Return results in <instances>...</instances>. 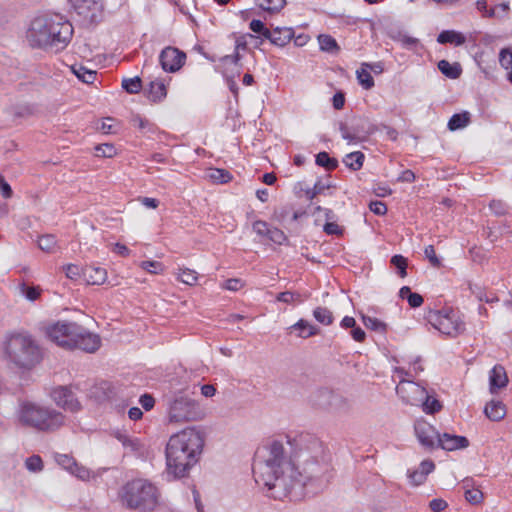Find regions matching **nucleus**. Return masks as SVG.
Instances as JSON below:
<instances>
[{
	"label": "nucleus",
	"mask_w": 512,
	"mask_h": 512,
	"mask_svg": "<svg viewBox=\"0 0 512 512\" xmlns=\"http://www.w3.org/2000/svg\"><path fill=\"white\" fill-rule=\"evenodd\" d=\"M294 443L289 437L273 440L256 452L253 473L256 483L267 489L269 497L281 500L294 490L303 493L313 475H304L297 470Z\"/></svg>",
	"instance_id": "obj_1"
},
{
	"label": "nucleus",
	"mask_w": 512,
	"mask_h": 512,
	"mask_svg": "<svg viewBox=\"0 0 512 512\" xmlns=\"http://www.w3.org/2000/svg\"><path fill=\"white\" fill-rule=\"evenodd\" d=\"M204 446V437L195 427H187L173 434L166 445L167 472L174 478L185 477L198 462Z\"/></svg>",
	"instance_id": "obj_2"
},
{
	"label": "nucleus",
	"mask_w": 512,
	"mask_h": 512,
	"mask_svg": "<svg viewBox=\"0 0 512 512\" xmlns=\"http://www.w3.org/2000/svg\"><path fill=\"white\" fill-rule=\"evenodd\" d=\"M73 26L61 17H36L31 21L26 38L33 48L64 49L71 41Z\"/></svg>",
	"instance_id": "obj_3"
},
{
	"label": "nucleus",
	"mask_w": 512,
	"mask_h": 512,
	"mask_svg": "<svg viewBox=\"0 0 512 512\" xmlns=\"http://www.w3.org/2000/svg\"><path fill=\"white\" fill-rule=\"evenodd\" d=\"M122 504L132 510L141 512L152 511L159 503L157 487L142 478L128 481L119 492Z\"/></svg>",
	"instance_id": "obj_4"
},
{
	"label": "nucleus",
	"mask_w": 512,
	"mask_h": 512,
	"mask_svg": "<svg viewBox=\"0 0 512 512\" xmlns=\"http://www.w3.org/2000/svg\"><path fill=\"white\" fill-rule=\"evenodd\" d=\"M18 418L22 425L42 432L56 431L65 423V416L60 411L32 402L20 406Z\"/></svg>",
	"instance_id": "obj_5"
},
{
	"label": "nucleus",
	"mask_w": 512,
	"mask_h": 512,
	"mask_svg": "<svg viewBox=\"0 0 512 512\" xmlns=\"http://www.w3.org/2000/svg\"><path fill=\"white\" fill-rule=\"evenodd\" d=\"M5 353L9 360L21 368H31L40 359V350L30 335L9 334L5 342Z\"/></svg>",
	"instance_id": "obj_6"
},
{
	"label": "nucleus",
	"mask_w": 512,
	"mask_h": 512,
	"mask_svg": "<svg viewBox=\"0 0 512 512\" xmlns=\"http://www.w3.org/2000/svg\"><path fill=\"white\" fill-rule=\"evenodd\" d=\"M167 417L170 423L200 421L206 413L199 402L182 391L167 395L165 398Z\"/></svg>",
	"instance_id": "obj_7"
},
{
	"label": "nucleus",
	"mask_w": 512,
	"mask_h": 512,
	"mask_svg": "<svg viewBox=\"0 0 512 512\" xmlns=\"http://www.w3.org/2000/svg\"><path fill=\"white\" fill-rule=\"evenodd\" d=\"M396 393L405 404L418 405L422 402L427 414L439 412L442 405L439 400L428 395L426 389L411 380H401L396 386Z\"/></svg>",
	"instance_id": "obj_8"
},
{
	"label": "nucleus",
	"mask_w": 512,
	"mask_h": 512,
	"mask_svg": "<svg viewBox=\"0 0 512 512\" xmlns=\"http://www.w3.org/2000/svg\"><path fill=\"white\" fill-rule=\"evenodd\" d=\"M310 401L315 407L332 413L342 414L350 410L348 399L328 388L315 391Z\"/></svg>",
	"instance_id": "obj_9"
},
{
	"label": "nucleus",
	"mask_w": 512,
	"mask_h": 512,
	"mask_svg": "<svg viewBox=\"0 0 512 512\" xmlns=\"http://www.w3.org/2000/svg\"><path fill=\"white\" fill-rule=\"evenodd\" d=\"M428 321L439 332L451 337L459 335L465 329L464 323L452 310L430 312Z\"/></svg>",
	"instance_id": "obj_10"
},
{
	"label": "nucleus",
	"mask_w": 512,
	"mask_h": 512,
	"mask_svg": "<svg viewBox=\"0 0 512 512\" xmlns=\"http://www.w3.org/2000/svg\"><path fill=\"white\" fill-rule=\"evenodd\" d=\"M72 8L84 25L96 24L102 20L104 0H70Z\"/></svg>",
	"instance_id": "obj_11"
},
{
	"label": "nucleus",
	"mask_w": 512,
	"mask_h": 512,
	"mask_svg": "<svg viewBox=\"0 0 512 512\" xmlns=\"http://www.w3.org/2000/svg\"><path fill=\"white\" fill-rule=\"evenodd\" d=\"M78 324L74 322H57L46 330L47 337L60 347L71 349Z\"/></svg>",
	"instance_id": "obj_12"
},
{
	"label": "nucleus",
	"mask_w": 512,
	"mask_h": 512,
	"mask_svg": "<svg viewBox=\"0 0 512 512\" xmlns=\"http://www.w3.org/2000/svg\"><path fill=\"white\" fill-rule=\"evenodd\" d=\"M50 397L64 411L77 413L82 410V404L72 390V386H57L51 390Z\"/></svg>",
	"instance_id": "obj_13"
},
{
	"label": "nucleus",
	"mask_w": 512,
	"mask_h": 512,
	"mask_svg": "<svg viewBox=\"0 0 512 512\" xmlns=\"http://www.w3.org/2000/svg\"><path fill=\"white\" fill-rule=\"evenodd\" d=\"M186 54L178 48L167 46L159 55V63L165 72L175 73L182 68Z\"/></svg>",
	"instance_id": "obj_14"
},
{
	"label": "nucleus",
	"mask_w": 512,
	"mask_h": 512,
	"mask_svg": "<svg viewBox=\"0 0 512 512\" xmlns=\"http://www.w3.org/2000/svg\"><path fill=\"white\" fill-rule=\"evenodd\" d=\"M76 332L71 349H80L87 353H94L100 348L101 338L99 335L91 333L79 325Z\"/></svg>",
	"instance_id": "obj_15"
},
{
	"label": "nucleus",
	"mask_w": 512,
	"mask_h": 512,
	"mask_svg": "<svg viewBox=\"0 0 512 512\" xmlns=\"http://www.w3.org/2000/svg\"><path fill=\"white\" fill-rule=\"evenodd\" d=\"M414 431L419 443L423 447L427 449H433L436 447L439 432L426 420H417L414 424Z\"/></svg>",
	"instance_id": "obj_16"
},
{
	"label": "nucleus",
	"mask_w": 512,
	"mask_h": 512,
	"mask_svg": "<svg viewBox=\"0 0 512 512\" xmlns=\"http://www.w3.org/2000/svg\"><path fill=\"white\" fill-rule=\"evenodd\" d=\"M436 446L447 451H453L456 449H463L468 447L469 441L464 436H458L449 433H439Z\"/></svg>",
	"instance_id": "obj_17"
},
{
	"label": "nucleus",
	"mask_w": 512,
	"mask_h": 512,
	"mask_svg": "<svg viewBox=\"0 0 512 512\" xmlns=\"http://www.w3.org/2000/svg\"><path fill=\"white\" fill-rule=\"evenodd\" d=\"M294 37V31L292 28L288 27H276L273 30H270V34H268L267 39L278 47H284L287 45Z\"/></svg>",
	"instance_id": "obj_18"
},
{
	"label": "nucleus",
	"mask_w": 512,
	"mask_h": 512,
	"mask_svg": "<svg viewBox=\"0 0 512 512\" xmlns=\"http://www.w3.org/2000/svg\"><path fill=\"white\" fill-rule=\"evenodd\" d=\"M508 383V377L505 369L496 365L492 368L489 375L490 391L495 393L498 389L504 388Z\"/></svg>",
	"instance_id": "obj_19"
},
{
	"label": "nucleus",
	"mask_w": 512,
	"mask_h": 512,
	"mask_svg": "<svg viewBox=\"0 0 512 512\" xmlns=\"http://www.w3.org/2000/svg\"><path fill=\"white\" fill-rule=\"evenodd\" d=\"M484 413L491 421H500L506 415V407L501 401L491 400L486 404Z\"/></svg>",
	"instance_id": "obj_20"
},
{
	"label": "nucleus",
	"mask_w": 512,
	"mask_h": 512,
	"mask_svg": "<svg viewBox=\"0 0 512 512\" xmlns=\"http://www.w3.org/2000/svg\"><path fill=\"white\" fill-rule=\"evenodd\" d=\"M290 329L298 330V337L304 339L317 335L320 332V329L317 326L312 325L311 323L304 319H300L299 321H297L290 327Z\"/></svg>",
	"instance_id": "obj_21"
},
{
	"label": "nucleus",
	"mask_w": 512,
	"mask_h": 512,
	"mask_svg": "<svg viewBox=\"0 0 512 512\" xmlns=\"http://www.w3.org/2000/svg\"><path fill=\"white\" fill-rule=\"evenodd\" d=\"M437 41L440 44L449 43L454 44L455 46H461L465 43L466 38L460 32L454 30H444L438 35Z\"/></svg>",
	"instance_id": "obj_22"
},
{
	"label": "nucleus",
	"mask_w": 512,
	"mask_h": 512,
	"mask_svg": "<svg viewBox=\"0 0 512 512\" xmlns=\"http://www.w3.org/2000/svg\"><path fill=\"white\" fill-rule=\"evenodd\" d=\"M147 94L150 100L153 102H159L166 97L167 89L162 81L154 80L150 82Z\"/></svg>",
	"instance_id": "obj_23"
},
{
	"label": "nucleus",
	"mask_w": 512,
	"mask_h": 512,
	"mask_svg": "<svg viewBox=\"0 0 512 512\" xmlns=\"http://www.w3.org/2000/svg\"><path fill=\"white\" fill-rule=\"evenodd\" d=\"M84 275L87 277L88 283L92 285L103 284L107 277V273L104 268L93 266L86 267L84 269Z\"/></svg>",
	"instance_id": "obj_24"
},
{
	"label": "nucleus",
	"mask_w": 512,
	"mask_h": 512,
	"mask_svg": "<svg viewBox=\"0 0 512 512\" xmlns=\"http://www.w3.org/2000/svg\"><path fill=\"white\" fill-rule=\"evenodd\" d=\"M437 66L440 72L450 79H457L462 73L461 65L457 62L450 63L447 60H440Z\"/></svg>",
	"instance_id": "obj_25"
},
{
	"label": "nucleus",
	"mask_w": 512,
	"mask_h": 512,
	"mask_svg": "<svg viewBox=\"0 0 512 512\" xmlns=\"http://www.w3.org/2000/svg\"><path fill=\"white\" fill-rule=\"evenodd\" d=\"M116 438L125 449H128L133 453H140L143 448V445L138 438H132L121 432L116 434Z\"/></svg>",
	"instance_id": "obj_26"
},
{
	"label": "nucleus",
	"mask_w": 512,
	"mask_h": 512,
	"mask_svg": "<svg viewBox=\"0 0 512 512\" xmlns=\"http://www.w3.org/2000/svg\"><path fill=\"white\" fill-rule=\"evenodd\" d=\"M365 156L361 151H355L347 154L343 158L345 166L352 171H358L362 168Z\"/></svg>",
	"instance_id": "obj_27"
},
{
	"label": "nucleus",
	"mask_w": 512,
	"mask_h": 512,
	"mask_svg": "<svg viewBox=\"0 0 512 512\" xmlns=\"http://www.w3.org/2000/svg\"><path fill=\"white\" fill-rule=\"evenodd\" d=\"M471 483H472V479H469V478H466L464 481H463V487L465 488V499L473 504V505H476V504H479L482 502L483 500V493L481 490L479 489H476V488H469L471 486Z\"/></svg>",
	"instance_id": "obj_28"
},
{
	"label": "nucleus",
	"mask_w": 512,
	"mask_h": 512,
	"mask_svg": "<svg viewBox=\"0 0 512 512\" xmlns=\"http://www.w3.org/2000/svg\"><path fill=\"white\" fill-rule=\"evenodd\" d=\"M399 297L401 299H406L410 307L417 308L423 304V297L415 292H412L410 287L403 286L399 290Z\"/></svg>",
	"instance_id": "obj_29"
},
{
	"label": "nucleus",
	"mask_w": 512,
	"mask_h": 512,
	"mask_svg": "<svg viewBox=\"0 0 512 512\" xmlns=\"http://www.w3.org/2000/svg\"><path fill=\"white\" fill-rule=\"evenodd\" d=\"M71 70L73 74L83 83L92 84L96 79V71L89 70L82 65H73L71 66Z\"/></svg>",
	"instance_id": "obj_30"
},
{
	"label": "nucleus",
	"mask_w": 512,
	"mask_h": 512,
	"mask_svg": "<svg viewBox=\"0 0 512 512\" xmlns=\"http://www.w3.org/2000/svg\"><path fill=\"white\" fill-rule=\"evenodd\" d=\"M470 122L469 112L456 113L448 121V129L455 131L466 127Z\"/></svg>",
	"instance_id": "obj_31"
},
{
	"label": "nucleus",
	"mask_w": 512,
	"mask_h": 512,
	"mask_svg": "<svg viewBox=\"0 0 512 512\" xmlns=\"http://www.w3.org/2000/svg\"><path fill=\"white\" fill-rule=\"evenodd\" d=\"M320 49L324 52L336 54L340 50L337 41L330 35L321 34L318 36Z\"/></svg>",
	"instance_id": "obj_32"
},
{
	"label": "nucleus",
	"mask_w": 512,
	"mask_h": 512,
	"mask_svg": "<svg viewBox=\"0 0 512 512\" xmlns=\"http://www.w3.org/2000/svg\"><path fill=\"white\" fill-rule=\"evenodd\" d=\"M361 318L366 328L379 333L387 332L388 325L385 322L365 314H362Z\"/></svg>",
	"instance_id": "obj_33"
},
{
	"label": "nucleus",
	"mask_w": 512,
	"mask_h": 512,
	"mask_svg": "<svg viewBox=\"0 0 512 512\" xmlns=\"http://www.w3.org/2000/svg\"><path fill=\"white\" fill-rule=\"evenodd\" d=\"M356 76L359 84L364 89L369 90L374 87V79L365 66L362 65L361 68L356 71Z\"/></svg>",
	"instance_id": "obj_34"
},
{
	"label": "nucleus",
	"mask_w": 512,
	"mask_h": 512,
	"mask_svg": "<svg viewBox=\"0 0 512 512\" xmlns=\"http://www.w3.org/2000/svg\"><path fill=\"white\" fill-rule=\"evenodd\" d=\"M316 164L324 167L328 171H332L338 167V161L329 156L327 152H319L316 155Z\"/></svg>",
	"instance_id": "obj_35"
},
{
	"label": "nucleus",
	"mask_w": 512,
	"mask_h": 512,
	"mask_svg": "<svg viewBox=\"0 0 512 512\" xmlns=\"http://www.w3.org/2000/svg\"><path fill=\"white\" fill-rule=\"evenodd\" d=\"M313 316L316 321L323 325H331L334 320L332 312L326 307H316Z\"/></svg>",
	"instance_id": "obj_36"
},
{
	"label": "nucleus",
	"mask_w": 512,
	"mask_h": 512,
	"mask_svg": "<svg viewBox=\"0 0 512 512\" xmlns=\"http://www.w3.org/2000/svg\"><path fill=\"white\" fill-rule=\"evenodd\" d=\"M257 5L262 9L270 13L280 11L286 1L285 0H256Z\"/></svg>",
	"instance_id": "obj_37"
},
{
	"label": "nucleus",
	"mask_w": 512,
	"mask_h": 512,
	"mask_svg": "<svg viewBox=\"0 0 512 512\" xmlns=\"http://www.w3.org/2000/svg\"><path fill=\"white\" fill-rule=\"evenodd\" d=\"M57 240L52 234H46L39 238L38 247L45 252L52 253L56 250Z\"/></svg>",
	"instance_id": "obj_38"
},
{
	"label": "nucleus",
	"mask_w": 512,
	"mask_h": 512,
	"mask_svg": "<svg viewBox=\"0 0 512 512\" xmlns=\"http://www.w3.org/2000/svg\"><path fill=\"white\" fill-rule=\"evenodd\" d=\"M122 88L130 94H136L142 89L141 79L138 76L125 78L122 80Z\"/></svg>",
	"instance_id": "obj_39"
},
{
	"label": "nucleus",
	"mask_w": 512,
	"mask_h": 512,
	"mask_svg": "<svg viewBox=\"0 0 512 512\" xmlns=\"http://www.w3.org/2000/svg\"><path fill=\"white\" fill-rule=\"evenodd\" d=\"M208 177L215 183H227L231 179V175L228 171L219 168H212L208 172Z\"/></svg>",
	"instance_id": "obj_40"
},
{
	"label": "nucleus",
	"mask_w": 512,
	"mask_h": 512,
	"mask_svg": "<svg viewBox=\"0 0 512 512\" xmlns=\"http://www.w3.org/2000/svg\"><path fill=\"white\" fill-rule=\"evenodd\" d=\"M390 263L398 270V275L401 278L407 276V259L402 255H394L392 256Z\"/></svg>",
	"instance_id": "obj_41"
},
{
	"label": "nucleus",
	"mask_w": 512,
	"mask_h": 512,
	"mask_svg": "<svg viewBox=\"0 0 512 512\" xmlns=\"http://www.w3.org/2000/svg\"><path fill=\"white\" fill-rule=\"evenodd\" d=\"M178 279L187 285H194L198 279L197 273L194 270L188 268H180L178 273Z\"/></svg>",
	"instance_id": "obj_42"
},
{
	"label": "nucleus",
	"mask_w": 512,
	"mask_h": 512,
	"mask_svg": "<svg viewBox=\"0 0 512 512\" xmlns=\"http://www.w3.org/2000/svg\"><path fill=\"white\" fill-rule=\"evenodd\" d=\"M55 460L63 469L71 473V471L76 467V460L67 454H57L55 456Z\"/></svg>",
	"instance_id": "obj_43"
},
{
	"label": "nucleus",
	"mask_w": 512,
	"mask_h": 512,
	"mask_svg": "<svg viewBox=\"0 0 512 512\" xmlns=\"http://www.w3.org/2000/svg\"><path fill=\"white\" fill-rule=\"evenodd\" d=\"M489 209L495 216H504L508 213V205L498 199H494L489 203Z\"/></svg>",
	"instance_id": "obj_44"
},
{
	"label": "nucleus",
	"mask_w": 512,
	"mask_h": 512,
	"mask_svg": "<svg viewBox=\"0 0 512 512\" xmlns=\"http://www.w3.org/2000/svg\"><path fill=\"white\" fill-rule=\"evenodd\" d=\"M140 267L151 274H159L162 273L164 270V266L161 262L153 260L142 261L140 263Z\"/></svg>",
	"instance_id": "obj_45"
},
{
	"label": "nucleus",
	"mask_w": 512,
	"mask_h": 512,
	"mask_svg": "<svg viewBox=\"0 0 512 512\" xmlns=\"http://www.w3.org/2000/svg\"><path fill=\"white\" fill-rule=\"evenodd\" d=\"M26 468L32 472H39L43 469V461L40 456L32 455L26 459Z\"/></svg>",
	"instance_id": "obj_46"
},
{
	"label": "nucleus",
	"mask_w": 512,
	"mask_h": 512,
	"mask_svg": "<svg viewBox=\"0 0 512 512\" xmlns=\"http://www.w3.org/2000/svg\"><path fill=\"white\" fill-rule=\"evenodd\" d=\"M267 238L278 245H282L287 241V236L284 234V232L278 228H271Z\"/></svg>",
	"instance_id": "obj_47"
},
{
	"label": "nucleus",
	"mask_w": 512,
	"mask_h": 512,
	"mask_svg": "<svg viewBox=\"0 0 512 512\" xmlns=\"http://www.w3.org/2000/svg\"><path fill=\"white\" fill-rule=\"evenodd\" d=\"M393 39L401 42V44L407 48H412L416 46L419 42L417 38H414L402 32H398L396 36H393Z\"/></svg>",
	"instance_id": "obj_48"
},
{
	"label": "nucleus",
	"mask_w": 512,
	"mask_h": 512,
	"mask_svg": "<svg viewBox=\"0 0 512 512\" xmlns=\"http://www.w3.org/2000/svg\"><path fill=\"white\" fill-rule=\"evenodd\" d=\"M249 28L254 33L260 34L266 39L268 37V34H270V30L265 27L264 23L261 20L258 19H253L249 24Z\"/></svg>",
	"instance_id": "obj_49"
},
{
	"label": "nucleus",
	"mask_w": 512,
	"mask_h": 512,
	"mask_svg": "<svg viewBox=\"0 0 512 512\" xmlns=\"http://www.w3.org/2000/svg\"><path fill=\"white\" fill-rule=\"evenodd\" d=\"M96 156H102V157H113L116 154V149L112 144H101L96 146L95 148Z\"/></svg>",
	"instance_id": "obj_50"
},
{
	"label": "nucleus",
	"mask_w": 512,
	"mask_h": 512,
	"mask_svg": "<svg viewBox=\"0 0 512 512\" xmlns=\"http://www.w3.org/2000/svg\"><path fill=\"white\" fill-rule=\"evenodd\" d=\"M70 474L83 481L89 480L92 476V472L87 467L79 465L77 462Z\"/></svg>",
	"instance_id": "obj_51"
},
{
	"label": "nucleus",
	"mask_w": 512,
	"mask_h": 512,
	"mask_svg": "<svg viewBox=\"0 0 512 512\" xmlns=\"http://www.w3.org/2000/svg\"><path fill=\"white\" fill-rule=\"evenodd\" d=\"M131 122L134 126L138 127L141 131L151 130L152 124L150 121L139 114L133 115Z\"/></svg>",
	"instance_id": "obj_52"
},
{
	"label": "nucleus",
	"mask_w": 512,
	"mask_h": 512,
	"mask_svg": "<svg viewBox=\"0 0 512 512\" xmlns=\"http://www.w3.org/2000/svg\"><path fill=\"white\" fill-rule=\"evenodd\" d=\"M329 185L323 184L320 180H318L313 188H308L305 191V195L308 200L314 199L318 194H320L324 189L328 188Z\"/></svg>",
	"instance_id": "obj_53"
},
{
	"label": "nucleus",
	"mask_w": 512,
	"mask_h": 512,
	"mask_svg": "<svg viewBox=\"0 0 512 512\" xmlns=\"http://www.w3.org/2000/svg\"><path fill=\"white\" fill-rule=\"evenodd\" d=\"M276 299H277V301H280V302H283L286 304H291L295 301H301L300 294L290 292V291H285V292L279 293L277 295Z\"/></svg>",
	"instance_id": "obj_54"
},
{
	"label": "nucleus",
	"mask_w": 512,
	"mask_h": 512,
	"mask_svg": "<svg viewBox=\"0 0 512 512\" xmlns=\"http://www.w3.org/2000/svg\"><path fill=\"white\" fill-rule=\"evenodd\" d=\"M252 228H253V231L261 237H267V235L271 229L269 227V224L262 220L255 221L252 225Z\"/></svg>",
	"instance_id": "obj_55"
},
{
	"label": "nucleus",
	"mask_w": 512,
	"mask_h": 512,
	"mask_svg": "<svg viewBox=\"0 0 512 512\" xmlns=\"http://www.w3.org/2000/svg\"><path fill=\"white\" fill-rule=\"evenodd\" d=\"M424 254H425V257L429 260V262L431 263V265L433 267H440L441 266V261L437 257L433 245H428L427 247H425Z\"/></svg>",
	"instance_id": "obj_56"
},
{
	"label": "nucleus",
	"mask_w": 512,
	"mask_h": 512,
	"mask_svg": "<svg viewBox=\"0 0 512 512\" xmlns=\"http://www.w3.org/2000/svg\"><path fill=\"white\" fill-rule=\"evenodd\" d=\"M499 62L506 69L512 66V49H502L499 53Z\"/></svg>",
	"instance_id": "obj_57"
},
{
	"label": "nucleus",
	"mask_w": 512,
	"mask_h": 512,
	"mask_svg": "<svg viewBox=\"0 0 512 512\" xmlns=\"http://www.w3.org/2000/svg\"><path fill=\"white\" fill-rule=\"evenodd\" d=\"M21 292L23 295L31 301L36 300L40 296V289L37 287H30L26 284L21 285Z\"/></svg>",
	"instance_id": "obj_58"
},
{
	"label": "nucleus",
	"mask_w": 512,
	"mask_h": 512,
	"mask_svg": "<svg viewBox=\"0 0 512 512\" xmlns=\"http://www.w3.org/2000/svg\"><path fill=\"white\" fill-rule=\"evenodd\" d=\"M323 230L328 235H342L343 234V228L340 227L335 222L327 221L323 227Z\"/></svg>",
	"instance_id": "obj_59"
},
{
	"label": "nucleus",
	"mask_w": 512,
	"mask_h": 512,
	"mask_svg": "<svg viewBox=\"0 0 512 512\" xmlns=\"http://www.w3.org/2000/svg\"><path fill=\"white\" fill-rule=\"evenodd\" d=\"M242 287H243V282L241 279H238V278L228 279L222 285V288L229 290V291H238Z\"/></svg>",
	"instance_id": "obj_60"
},
{
	"label": "nucleus",
	"mask_w": 512,
	"mask_h": 512,
	"mask_svg": "<svg viewBox=\"0 0 512 512\" xmlns=\"http://www.w3.org/2000/svg\"><path fill=\"white\" fill-rule=\"evenodd\" d=\"M477 9L483 13L486 17H496V9H488L486 0H477L476 2Z\"/></svg>",
	"instance_id": "obj_61"
},
{
	"label": "nucleus",
	"mask_w": 512,
	"mask_h": 512,
	"mask_svg": "<svg viewBox=\"0 0 512 512\" xmlns=\"http://www.w3.org/2000/svg\"><path fill=\"white\" fill-rule=\"evenodd\" d=\"M369 208L376 215H384L387 212V206L382 201H372V202H370Z\"/></svg>",
	"instance_id": "obj_62"
},
{
	"label": "nucleus",
	"mask_w": 512,
	"mask_h": 512,
	"mask_svg": "<svg viewBox=\"0 0 512 512\" xmlns=\"http://www.w3.org/2000/svg\"><path fill=\"white\" fill-rule=\"evenodd\" d=\"M408 477L414 485H421L426 480V476L420 470L408 471Z\"/></svg>",
	"instance_id": "obj_63"
},
{
	"label": "nucleus",
	"mask_w": 512,
	"mask_h": 512,
	"mask_svg": "<svg viewBox=\"0 0 512 512\" xmlns=\"http://www.w3.org/2000/svg\"><path fill=\"white\" fill-rule=\"evenodd\" d=\"M448 504L441 498L432 499L429 503V508L433 512H441L447 508Z\"/></svg>",
	"instance_id": "obj_64"
}]
</instances>
